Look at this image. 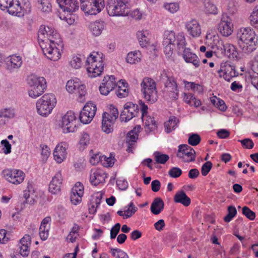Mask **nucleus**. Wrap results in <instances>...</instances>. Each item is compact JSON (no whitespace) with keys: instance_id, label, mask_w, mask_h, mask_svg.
<instances>
[{"instance_id":"nucleus-25","label":"nucleus","mask_w":258,"mask_h":258,"mask_svg":"<svg viewBox=\"0 0 258 258\" xmlns=\"http://www.w3.org/2000/svg\"><path fill=\"white\" fill-rule=\"evenodd\" d=\"M104 28L105 23L102 21H96L91 23L89 26L90 31L95 36H99Z\"/></svg>"},{"instance_id":"nucleus-46","label":"nucleus","mask_w":258,"mask_h":258,"mask_svg":"<svg viewBox=\"0 0 258 258\" xmlns=\"http://www.w3.org/2000/svg\"><path fill=\"white\" fill-rule=\"evenodd\" d=\"M182 50H183V57L185 61L187 62L194 63V54L190 52V50L184 47Z\"/></svg>"},{"instance_id":"nucleus-19","label":"nucleus","mask_w":258,"mask_h":258,"mask_svg":"<svg viewBox=\"0 0 258 258\" xmlns=\"http://www.w3.org/2000/svg\"><path fill=\"white\" fill-rule=\"evenodd\" d=\"M68 148L67 144L64 143H60L58 144L55 147L53 156L55 160L58 163H61L67 156L66 150Z\"/></svg>"},{"instance_id":"nucleus-13","label":"nucleus","mask_w":258,"mask_h":258,"mask_svg":"<svg viewBox=\"0 0 258 258\" xmlns=\"http://www.w3.org/2000/svg\"><path fill=\"white\" fill-rule=\"evenodd\" d=\"M76 122L75 113L71 111H68L62 117L61 127L64 132H74L76 128Z\"/></svg>"},{"instance_id":"nucleus-27","label":"nucleus","mask_w":258,"mask_h":258,"mask_svg":"<svg viewBox=\"0 0 258 258\" xmlns=\"http://www.w3.org/2000/svg\"><path fill=\"white\" fill-rule=\"evenodd\" d=\"M174 201L175 203H180L185 207L188 206L191 203L190 199L182 190L177 191L174 195Z\"/></svg>"},{"instance_id":"nucleus-31","label":"nucleus","mask_w":258,"mask_h":258,"mask_svg":"<svg viewBox=\"0 0 258 258\" xmlns=\"http://www.w3.org/2000/svg\"><path fill=\"white\" fill-rule=\"evenodd\" d=\"M203 4L206 13L213 15L217 14V8L212 0H203Z\"/></svg>"},{"instance_id":"nucleus-17","label":"nucleus","mask_w":258,"mask_h":258,"mask_svg":"<svg viewBox=\"0 0 258 258\" xmlns=\"http://www.w3.org/2000/svg\"><path fill=\"white\" fill-rule=\"evenodd\" d=\"M192 149L186 144H182L178 146L177 156L185 162L194 161V155L192 153Z\"/></svg>"},{"instance_id":"nucleus-37","label":"nucleus","mask_w":258,"mask_h":258,"mask_svg":"<svg viewBox=\"0 0 258 258\" xmlns=\"http://www.w3.org/2000/svg\"><path fill=\"white\" fill-rule=\"evenodd\" d=\"M154 156L156 163L162 164H165L169 159L168 155L162 154L159 152H155L154 153Z\"/></svg>"},{"instance_id":"nucleus-61","label":"nucleus","mask_w":258,"mask_h":258,"mask_svg":"<svg viewBox=\"0 0 258 258\" xmlns=\"http://www.w3.org/2000/svg\"><path fill=\"white\" fill-rule=\"evenodd\" d=\"M242 145L246 149H251L254 146V143L252 141L249 139H244L241 140H238Z\"/></svg>"},{"instance_id":"nucleus-60","label":"nucleus","mask_w":258,"mask_h":258,"mask_svg":"<svg viewBox=\"0 0 258 258\" xmlns=\"http://www.w3.org/2000/svg\"><path fill=\"white\" fill-rule=\"evenodd\" d=\"M102 164L105 166L111 167L112 166L114 163L115 158H112L111 156L107 157L106 156H103Z\"/></svg>"},{"instance_id":"nucleus-49","label":"nucleus","mask_w":258,"mask_h":258,"mask_svg":"<svg viewBox=\"0 0 258 258\" xmlns=\"http://www.w3.org/2000/svg\"><path fill=\"white\" fill-rule=\"evenodd\" d=\"M49 226L40 225L39 228V235L42 240L47 239L49 234Z\"/></svg>"},{"instance_id":"nucleus-14","label":"nucleus","mask_w":258,"mask_h":258,"mask_svg":"<svg viewBox=\"0 0 258 258\" xmlns=\"http://www.w3.org/2000/svg\"><path fill=\"white\" fill-rule=\"evenodd\" d=\"M139 112L138 105L131 102H127L124 105L120 118L121 121L127 122L137 115Z\"/></svg>"},{"instance_id":"nucleus-33","label":"nucleus","mask_w":258,"mask_h":258,"mask_svg":"<svg viewBox=\"0 0 258 258\" xmlns=\"http://www.w3.org/2000/svg\"><path fill=\"white\" fill-rule=\"evenodd\" d=\"M109 92L112 91L117 86L115 78L114 76L105 77L102 82Z\"/></svg>"},{"instance_id":"nucleus-24","label":"nucleus","mask_w":258,"mask_h":258,"mask_svg":"<svg viewBox=\"0 0 258 258\" xmlns=\"http://www.w3.org/2000/svg\"><path fill=\"white\" fill-rule=\"evenodd\" d=\"M223 52L221 55H226L229 58H238V53L235 46L230 43H226L225 44Z\"/></svg>"},{"instance_id":"nucleus-21","label":"nucleus","mask_w":258,"mask_h":258,"mask_svg":"<svg viewBox=\"0 0 258 258\" xmlns=\"http://www.w3.org/2000/svg\"><path fill=\"white\" fill-rule=\"evenodd\" d=\"M212 42L210 43L211 48L214 53L221 55L223 52L225 46L224 42L219 38L218 35H214L210 38Z\"/></svg>"},{"instance_id":"nucleus-54","label":"nucleus","mask_w":258,"mask_h":258,"mask_svg":"<svg viewBox=\"0 0 258 258\" xmlns=\"http://www.w3.org/2000/svg\"><path fill=\"white\" fill-rule=\"evenodd\" d=\"M40 2L41 7L39 8L43 12H48L51 11V5L47 0H40L38 1Z\"/></svg>"},{"instance_id":"nucleus-26","label":"nucleus","mask_w":258,"mask_h":258,"mask_svg":"<svg viewBox=\"0 0 258 258\" xmlns=\"http://www.w3.org/2000/svg\"><path fill=\"white\" fill-rule=\"evenodd\" d=\"M103 194L100 192L96 193L90 201L89 205V212L90 214H94L96 212L97 208L100 205Z\"/></svg>"},{"instance_id":"nucleus-2","label":"nucleus","mask_w":258,"mask_h":258,"mask_svg":"<svg viewBox=\"0 0 258 258\" xmlns=\"http://www.w3.org/2000/svg\"><path fill=\"white\" fill-rule=\"evenodd\" d=\"M236 37L237 44L243 53L250 54L256 49L258 36L251 27H242L239 29Z\"/></svg>"},{"instance_id":"nucleus-7","label":"nucleus","mask_w":258,"mask_h":258,"mask_svg":"<svg viewBox=\"0 0 258 258\" xmlns=\"http://www.w3.org/2000/svg\"><path fill=\"white\" fill-rule=\"evenodd\" d=\"M27 83L30 87L29 96L33 98H36L42 94L47 87L45 79L42 77L31 75L27 79Z\"/></svg>"},{"instance_id":"nucleus-11","label":"nucleus","mask_w":258,"mask_h":258,"mask_svg":"<svg viewBox=\"0 0 258 258\" xmlns=\"http://www.w3.org/2000/svg\"><path fill=\"white\" fill-rule=\"evenodd\" d=\"M104 0H90L86 4L81 5V9L85 13L90 15H95L100 12L104 8Z\"/></svg>"},{"instance_id":"nucleus-18","label":"nucleus","mask_w":258,"mask_h":258,"mask_svg":"<svg viewBox=\"0 0 258 258\" xmlns=\"http://www.w3.org/2000/svg\"><path fill=\"white\" fill-rule=\"evenodd\" d=\"M60 9L63 12L72 13L77 11L79 8L77 0H56Z\"/></svg>"},{"instance_id":"nucleus-59","label":"nucleus","mask_w":258,"mask_h":258,"mask_svg":"<svg viewBox=\"0 0 258 258\" xmlns=\"http://www.w3.org/2000/svg\"><path fill=\"white\" fill-rule=\"evenodd\" d=\"M100 162H103V158L102 156H101L99 154H95L91 156L90 162L92 165H95Z\"/></svg>"},{"instance_id":"nucleus-63","label":"nucleus","mask_w":258,"mask_h":258,"mask_svg":"<svg viewBox=\"0 0 258 258\" xmlns=\"http://www.w3.org/2000/svg\"><path fill=\"white\" fill-rule=\"evenodd\" d=\"M1 144L4 146L3 150L5 154H8L11 153V145L7 140H2Z\"/></svg>"},{"instance_id":"nucleus-32","label":"nucleus","mask_w":258,"mask_h":258,"mask_svg":"<svg viewBox=\"0 0 258 258\" xmlns=\"http://www.w3.org/2000/svg\"><path fill=\"white\" fill-rule=\"evenodd\" d=\"M145 131L150 133L155 130L157 127V124L155 120L154 117L151 116H147L145 120Z\"/></svg>"},{"instance_id":"nucleus-30","label":"nucleus","mask_w":258,"mask_h":258,"mask_svg":"<svg viewBox=\"0 0 258 258\" xmlns=\"http://www.w3.org/2000/svg\"><path fill=\"white\" fill-rule=\"evenodd\" d=\"M117 85V90L115 91L116 95L120 98L126 97L128 94L127 83L124 80H120L118 81Z\"/></svg>"},{"instance_id":"nucleus-56","label":"nucleus","mask_w":258,"mask_h":258,"mask_svg":"<svg viewBox=\"0 0 258 258\" xmlns=\"http://www.w3.org/2000/svg\"><path fill=\"white\" fill-rule=\"evenodd\" d=\"M212 165L213 164L212 162L210 161H207L206 163H205L202 167V174L203 176L207 175L210 171V170L211 169Z\"/></svg>"},{"instance_id":"nucleus-36","label":"nucleus","mask_w":258,"mask_h":258,"mask_svg":"<svg viewBox=\"0 0 258 258\" xmlns=\"http://www.w3.org/2000/svg\"><path fill=\"white\" fill-rule=\"evenodd\" d=\"M227 211L228 214L223 218V220L225 222H230L236 215L237 213L236 208L232 205L228 207Z\"/></svg>"},{"instance_id":"nucleus-15","label":"nucleus","mask_w":258,"mask_h":258,"mask_svg":"<svg viewBox=\"0 0 258 258\" xmlns=\"http://www.w3.org/2000/svg\"><path fill=\"white\" fill-rule=\"evenodd\" d=\"M66 89L71 93L77 92L79 94L80 101H82V97L86 93L85 85L81 84L77 79L68 81L66 85Z\"/></svg>"},{"instance_id":"nucleus-42","label":"nucleus","mask_w":258,"mask_h":258,"mask_svg":"<svg viewBox=\"0 0 258 258\" xmlns=\"http://www.w3.org/2000/svg\"><path fill=\"white\" fill-rule=\"evenodd\" d=\"M15 173V169H5L2 172L3 177L9 182L12 183L13 180H14Z\"/></svg>"},{"instance_id":"nucleus-5","label":"nucleus","mask_w":258,"mask_h":258,"mask_svg":"<svg viewBox=\"0 0 258 258\" xmlns=\"http://www.w3.org/2000/svg\"><path fill=\"white\" fill-rule=\"evenodd\" d=\"M141 86V91L147 103L153 104L156 102L158 95L155 81L150 78L145 77L143 79Z\"/></svg>"},{"instance_id":"nucleus-62","label":"nucleus","mask_w":258,"mask_h":258,"mask_svg":"<svg viewBox=\"0 0 258 258\" xmlns=\"http://www.w3.org/2000/svg\"><path fill=\"white\" fill-rule=\"evenodd\" d=\"M182 173L181 170L177 167H173L169 171V175L174 178L178 177Z\"/></svg>"},{"instance_id":"nucleus-29","label":"nucleus","mask_w":258,"mask_h":258,"mask_svg":"<svg viewBox=\"0 0 258 258\" xmlns=\"http://www.w3.org/2000/svg\"><path fill=\"white\" fill-rule=\"evenodd\" d=\"M164 203L160 198H156L151 205V212L155 215L159 214L163 210Z\"/></svg>"},{"instance_id":"nucleus-6","label":"nucleus","mask_w":258,"mask_h":258,"mask_svg":"<svg viewBox=\"0 0 258 258\" xmlns=\"http://www.w3.org/2000/svg\"><path fill=\"white\" fill-rule=\"evenodd\" d=\"M56 103V99L54 94H45L36 102L38 113L43 116H47L51 112Z\"/></svg>"},{"instance_id":"nucleus-41","label":"nucleus","mask_w":258,"mask_h":258,"mask_svg":"<svg viewBox=\"0 0 258 258\" xmlns=\"http://www.w3.org/2000/svg\"><path fill=\"white\" fill-rule=\"evenodd\" d=\"M147 33L146 31H138L137 33L139 43L142 47L146 46L148 43V38L146 36Z\"/></svg>"},{"instance_id":"nucleus-16","label":"nucleus","mask_w":258,"mask_h":258,"mask_svg":"<svg viewBox=\"0 0 258 258\" xmlns=\"http://www.w3.org/2000/svg\"><path fill=\"white\" fill-rule=\"evenodd\" d=\"M218 29L219 32L224 36L228 37L232 33L233 25L228 16L222 15Z\"/></svg>"},{"instance_id":"nucleus-3","label":"nucleus","mask_w":258,"mask_h":258,"mask_svg":"<svg viewBox=\"0 0 258 258\" xmlns=\"http://www.w3.org/2000/svg\"><path fill=\"white\" fill-rule=\"evenodd\" d=\"M179 51H182L185 46V37L182 33L177 35L173 31H166L163 35L164 53L168 58H171L175 43Z\"/></svg>"},{"instance_id":"nucleus-50","label":"nucleus","mask_w":258,"mask_h":258,"mask_svg":"<svg viewBox=\"0 0 258 258\" xmlns=\"http://www.w3.org/2000/svg\"><path fill=\"white\" fill-rule=\"evenodd\" d=\"M164 8L171 13H174L177 12L179 8V5L176 3H171L165 4L164 5Z\"/></svg>"},{"instance_id":"nucleus-38","label":"nucleus","mask_w":258,"mask_h":258,"mask_svg":"<svg viewBox=\"0 0 258 258\" xmlns=\"http://www.w3.org/2000/svg\"><path fill=\"white\" fill-rule=\"evenodd\" d=\"M15 115V112L13 108H6L0 110V118H12Z\"/></svg>"},{"instance_id":"nucleus-48","label":"nucleus","mask_w":258,"mask_h":258,"mask_svg":"<svg viewBox=\"0 0 258 258\" xmlns=\"http://www.w3.org/2000/svg\"><path fill=\"white\" fill-rule=\"evenodd\" d=\"M54 181H51L49 186V191L53 194H57L60 192L61 185H59V183L55 184Z\"/></svg>"},{"instance_id":"nucleus-47","label":"nucleus","mask_w":258,"mask_h":258,"mask_svg":"<svg viewBox=\"0 0 258 258\" xmlns=\"http://www.w3.org/2000/svg\"><path fill=\"white\" fill-rule=\"evenodd\" d=\"M242 213L250 220H253L255 218V213L246 206L242 208Z\"/></svg>"},{"instance_id":"nucleus-4","label":"nucleus","mask_w":258,"mask_h":258,"mask_svg":"<svg viewBox=\"0 0 258 258\" xmlns=\"http://www.w3.org/2000/svg\"><path fill=\"white\" fill-rule=\"evenodd\" d=\"M89 76L95 78L101 75L104 69L103 55L101 52H93L86 60Z\"/></svg>"},{"instance_id":"nucleus-34","label":"nucleus","mask_w":258,"mask_h":258,"mask_svg":"<svg viewBox=\"0 0 258 258\" xmlns=\"http://www.w3.org/2000/svg\"><path fill=\"white\" fill-rule=\"evenodd\" d=\"M176 118L173 116L170 118L167 121L164 123L165 131L167 133H169L174 130L177 127Z\"/></svg>"},{"instance_id":"nucleus-9","label":"nucleus","mask_w":258,"mask_h":258,"mask_svg":"<svg viewBox=\"0 0 258 258\" xmlns=\"http://www.w3.org/2000/svg\"><path fill=\"white\" fill-rule=\"evenodd\" d=\"M118 116L117 108L113 107L109 112H105L102 114V130L106 134L111 133L113 130L115 121Z\"/></svg>"},{"instance_id":"nucleus-22","label":"nucleus","mask_w":258,"mask_h":258,"mask_svg":"<svg viewBox=\"0 0 258 258\" xmlns=\"http://www.w3.org/2000/svg\"><path fill=\"white\" fill-rule=\"evenodd\" d=\"M22 61L19 56L12 55L7 61V69L10 72H13L15 69H18L21 66Z\"/></svg>"},{"instance_id":"nucleus-8","label":"nucleus","mask_w":258,"mask_h":258,"mask_svg":"<svg viewBox=\"0 0 258 258\" xmlns=\"http://www.w3.org/2000/svg\"><path fill=\"white\" fill-rule=\"evenodd\" d=\"M129 0H108L107 10L110 16H123L128 13Z\"/></svg>"},{"instance_id":"nucleus-35","label":"nucleus","mask_w":258,"mask_h":258,"mask_svg":"<svg viewBox=\"0 0 258 258\" xmlns=\"http://www.w3.org/2000/svg\"><path fill=\"white\" fill-rule=\"evenodd\" d=\"M250 23L252 26L258 29V7H255L249 17Z\"/></svg>"},{"instance_id":"nucleus-23","label":"nucleus","mask_w":258,"mask_h":258,"mask_svg":"<svg viewBox=\"0 0 258 258\" xmlns=\"http://www.w3.org/2000/svg\"><path fill=\"white\" fill-rule=\"evenodd\" d=\"M141 126L137 125L133 130L130 131L126 135V143L128 144V148L127 151H130L131 146L135 143L138 138V134L141 130Z\"/></svg>"},{"instance_id":"nucleus-12","label":"nucleus","mask_w":258,"mask_h":258,"mask_svg":"<svg viewBox=\"0 0 258 258\" xmlns=\"http://www.w3.org/2000/svg\"><path fill=\"white\" fill-rule=\"evenodd\" d=\"M217 72L219 77H223L228 82H230L232 78L237 76L238 74L235 71V67L230 61L221 62L220 69Z\"/></svg>"},{"instance_id":"nucleus-57","label":"nucleus","mask_w":258,"mask_h":258,"mask_svg":"<svg viewBox=\"0 0 258 258\" xmlns=\"http://www.w3.org/2000/svg\"><path fill=\"white\" fill-rule=\"evenodd\" d=\"M72 191L76 194H79L80 195H83L84 186L82 183L80 182H77L75 186L72 188Z\"/></svg>"},{"instance_id":"nucleus-10","label":"nucleus","mask_w":258,"mask_h":258,"mask_svg":"<svg viewBox=\"0 0 258 258\" xmlns=\"http://www.w3.org/2000/svg\"><path fill=\"white\" fill-rule=\"evenodd\" d=\"M0 9L2 10L7 9L8 13L12 15L20 17L24 15L18 0H0Z\"/></svg>"},{"instance_id":"nucleus-28","label":"nucleus","mask_w":258,"mask_h":258,"mask_svg":"<svg viewBox=\"0 0 258 258\" xmlns=\"http://www.w3.org/2000/svg\"><path fill=\"white\" fill-rule=\"evenodd\" d=\"M165 87L169 89L170 92H172L173 94L171 96V98L177 99L178 97V90L177 89V85L174 79L171 77L168 80L164 82Z\"/></svg>"},{"instance_id":"nucleus-52","label":"nucleus","mask_w":258,"mask_h":258,"mask_svg":"<svg viewBox=\"0 0 258 258\" xmlns=\"http://www.w3.org/2000/svg\"><path fill=\"white\" fill-rule=\"evenodd\" d=\"M79 229V226L77 224H74V226L72 229L71 231L70 232V234L68 235V239H69L72 242L75 241L76 238V236H75V235L77 234Z\"/></svg>"},{"instance_id":"nucleus-53","label":"nucleus","mask_w":258,"mask_h":258,"mask_svg":"<svg viewBox=\"0 0 258 258\" xmlns=\"http://www.w3.org/2000/svg\"><path fill=\"white\" fill-rule=\"evenodd\" d=\"M83 195H80L79 194H76L71 190L70 199L72 203L75 205H77L82 201Z\"/></svg>"},{"instance_id":"nucleus-51","label":"nucleus","mask_w":258,"mask_h":258,"mask_svg":"<svg viewBox=\"0 0 258 258\" xmlns=\"http://www.w3.org/2000/svg\"><path fill=\"white\" fill-rule=\"evenodd\" d=\"M70 64L73 68L78 69L81 68L82 64L81 58L79 56H75L73 57Z\"/></svg>"},{"instance_id":"nucleus-1","label":"nucleus","mask_w":258,"mask_h":258,"mask_svg":"<svg viewBox=\"0 0 258 258\" xmlns=\"http://www.w3.org/2000/svg\"><path fill=\"white\" fill-rule=\"evenodd\" d=\"M38 38L43 53L49 59L56 61L60 58L59 48L62 47V42L59 34L52 28L41 26Z\"/></svg>"},{"instance_id":"nucleus-39","label":"nucleus","mask_w":258,"mask_h":258,"mask_svg":"<svg viewBox=\"0 0 258 258\" xmlns=\"http://www.w3.org/2000/svg\"><path fill=\"white\" fill-rule=\"evenodd\" d=\"M139 53L137 51L131 52L127 54L126 61L131 64L136 63L140 60Z\"/></svg>"},{"instance_id":"nucleus-44","label":"nucleus","mask_w":258,"mask_h":258,"mask_svg":"<svg viewBox=\"0 0 258 258\" xmlns=\"http://www.w3.org/2000/svg\"><path fill=\"white\" fill-rule=\"evenodd\" d=\"M96 106L93 103H87L83 108V110L87 112L92 117H94L96 111Z\"/></svg>"},{"instance_id":"nucleus-58","label":"nucleus","mask_w":258,"mask_h":258,"mask_svg":"<svg viewBox=\"0 0 258 258\" xmlns=\"http://www.w3.org/2000/svg\"><path fill=\"white\" fill-rule=\"evenodd\" d=\"M120 224L118 223L115 224L110 230V238L114 239L119 232Z\"/></svg>"},{"instance_id":"nucleus-43","label":"nucleus","mask_w":258,"mask_h":258,"mask_svg":"<svg viewBox=\"0 0 258 258\" xmlns=\"http://www.w3.org/2000/svg\"><path fill=\"white\" fill-rule=\"evenodd\" d=\"M110 252L115 258H128L126 252L119 248H110Z\"/></svg>"},{"instance_id":"nucleus-55","label":"nucleus","mask_w":258,"mask_h":258,"mask_svg":"<svg viewBox=\"0 0 258 258\" xmlns=\"http://www.w3.org/2000/svg\"><path fill=\"white\" fill-rule=\"evenodd\" d=\"M28 190H26L24 191L23 197L25 199V201H24V203L33 204L35 202V200L33 197H30L29 186H28Z\"/></svg>"},{"instance_id":"nucleus-64","label":"nucleus","mask_w":258,"mask_h":258,"mask_svg":"<svg viewBox=\"0 0 258 258\" xmlns=\"http://www.w3.org/2000/svg\"><path fill=\"white\" fill-rule=\"evenodd\" d=\"M90 143V136L89 134L86 133H84L81 136L80 140V144L81 145L85 146L88 145Z\"/></svg>"},{"instance_id":"nucleus-45","label":"nucleus","mask_w":258,"mask_h":258,"mask_svg":"<svg viewBox=\"0 0 258 258\" xmlns=\"http://www.w3.org/2000/svg\"><path fill=\"white\" fill-rule=\"evenodd\" d=\"M93 117L90 115L87 112L82 110L80 112L79 119L81 122L84 124H87L91 122Z\"/></svg>"},{"instance_id":"nucleus-20","label":"nucleus","mask_w":258,"mask_h":258,"mask_svg":"<svg viewBox=\"0 0 258 258\" xmlns=\"http://www.w3.org/2000/svg\"><path fill=\"white\" fill-rule=\"evenodd\" d=\"M106 175L99 169H92L90 172V180L92 184L96 186L105 181Z\"/></svg>"},{"instance_id":"nucleus-40","label":"nucleus","mask_w":258,"mask_h":258,"mask_svg":"<svg viewBox=\"0 0 258 258\" xmlns=\"http://www.w3.org/2000/svg\"><path fill=\"white\" fill-rule=\"evenodd\" d=\"M15 173L14 176V180L12 181V183L18 184L22 183L25 176V173L22 171L18 169H15Z\"/></svg>"}]
</instances>
